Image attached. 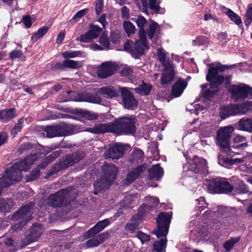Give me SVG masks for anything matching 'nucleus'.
<instances>
[{"instance_id": "obj_1", "label": "nucleus", "mask_w": 252, "mask_h": 252, "mask_svg": "<svg viewBox=\"0 0 252 252\" xmlns=\"http://www.w3.org/2000/svg\"><path fill=\"white\" fill-rule=\"evenodd\" d=\"M209 70L206 80L210 82V87L206 91V85H202L204 96L207 99L211 98L219 90L220 86L224 82L226 85L231 83V76H226L225 78L220 74L227 68L225 65L216 62L208 65Z\"/></svg>"}, {"instance_id": "obj_2", "label": "nucleus", "mask_w": 252, "mask_h": 252, "mask_svg": "<svg viewBox=\"0 0 252 252\" xmlns=\"http://www.w3.org/2000/svg\"><path fill=\"white\" fill-rule=\"evenodd\" d=\"M37 158V154L31 155L22 160L16 161L11 167L7 168L3 176L0 178V195L3 188L19 182L22 178L21 172L29 169Z\"/></svg>"}, {"instance_id": "obj_3", "label": "nucleus", "mask_w": 252, "mask_h": 252, "mask_svg": "<svg viewBox=\"0 0 252 252\" xmlns=\"http://www.w3.org/2000/svg\"><path fill=\"white\" fill-rule=\"evenodd\" d=\"M139 31V39L135 42L128 40L124 44V49L126 51L129 53L134 58H137L139 56L142 55L144 51L148 49L147 43L146 32L144 27L147 24L146 19L142 16H139L135 20Z\"/></svg>"}, {"instance_id": "obj_4", "label": "nucleus", "mask_w": 252, "mask_h": 252, "mask_svg": "<svg viewBox=\"0 0 252 252\" xmlns=\"http://www.w3.org/2000/svg\"><path fill=\"white\" fill-rule=\"evenodd\" d=\"M171 217L170 212L160 213L157 217V228L154 230L153 233L158 238H163L153 244L152 252H165L167 244L166 236L168 232Z\"/></svg>"}, {"instance_id": "obj_5", "label": "nucleus", "mask_w": 252, "mask_h": 252, "mask_svg": "<svg viewBox=\"0 0 252 252\" xmlns=\"http://www.w3.org/2000/svg\"><path fill=\"white\" fill-rule=\"evenodd\" d=\"M103 176L100 179L96 180L94 184L96 190L94 193L97 194V191H101L108 189L111 183L115 180L118 171L117 167L113 164H104L102 167Z\"/></svg>"}, {"instance_id": "obj_6", "label": "nucleus", "mask_w": 252, "mask_h": 252, "mask_svg": "<svg viewBox=\"0 0 252 252\" xmlns=\"http://www.w3.org/2000/svg\"><path fill=\"white\" fill-rule=\"evenodd\" d=\"M234 128L231 126L220 127L217 132V143L227 156L233 157L236 153L231 150L229 140Z\"/></svg>"}, {"instance_id": "obj_7", "label": "nucleus", "mask_w": 252, "mask_h": 252, "mask_svg": "<svg viewBox=\"0 0 252 252\" xmlns=\"http://www.w3.org/2000/svg\"><path fill=\"white\" fill-rule=\"evenodd\" d=\"M33 213L32 205L23 206L11 217L12 220L18 221L17 223L12 226L13 230L18 231L28 221L32 219Z\"/></svg>"}, {"instance_id": "obj_8", "label": "nucleus", "mask_w": 252, "mask_h": 252, "mask_svg": "<svg viewBox=\"0 0 252 252\" xmlns=\"http://www.w3.org/2000/svg\"><path fill=\"white\" fill-rule=\"evenodd\" d=\"M231 97L234 101L249 98L252 99V88L245 84L233 85L228 89Z\"/></svg>"}, {"instance_id": "obj_9", "label": "nucleus", "mask_w": 252, "mask_h": 252, "mask_svg": "<svg viewBox=\"0 0 252 252\" xmlns=\"http://www.w3.org/2000/svg\"><path fill=\"white\" fill-rule=\"evenodd\" d=\"M215 128V126L214 125L209 122L203 123L200 124L199 128L197 127H193L192 129L186 131L185 134L184 135L183 139H193L194 140L197 139V131L198 129L199 131L201 137H208L211 136Z\"/></svg>"}, {"instance_id": "obj_10", "label": "nucleus", "mask_w": 252, "mask_h": 252, "mask_svg": "<svg viewBox=\"0 0 252 252\" xmlns=\"http://www.w3.org/2000/svg\"><path fill=\"white\" fill-rule=\"evenodd\" d=\"M208 189L212 193H228L233 189V187L224 179L215 178L209 181Z\"/></svg>"}, {"instance_id": "obj_11", "label": "nucleus", "mask_w": 252, "mask_h": 252, "mask_svg": "<svg viewBox=\"0 0 252 252\" xmlns=\"http://www.w3.org/2000/svg\"><path fill=\"white\" fill-rule=\"evenodd\" d=\"M65 94L70 95V96L68 98L61 99V101H86L93 103H99L101 100V98L98 95V94H94L87 92L75 94L71 91H69L66 92Z\"/></svg>"}, {"instance_id": "obj_12", "label": "nucleus", "mask_w": 252, "mask_h": 252, "mask_svg": "<svg viewBox=\"0 0 252 252\" xmlns=\"http://www.w3.org/2000/svg\"><path fill=\"white\" fill-rule=\"evenodd\" d=\"M116 133H131L135 131V120L133 118L123 117L116 120L114 123Z\"/></svg>"}, {"instance_id": "obj_13", "label": "nucleus", "mask_w": 252, "mask_h": 252, "mask_svg": "<svg viewBox=\"0 0 252 252\" xmlns=\"http://www.w3.org/2000/svg\"><path fill=\"white\" fill-rule=\"evenodd\" d=\"M207 168V161L205 159L194 156L193 158L189 162V165H186L184 169H188V174L189 176L194 173L203 172Z\"/></svg>"}, {"instance_id": "obj_14", "label": "nucleus", "mask_w": 252, "mask_h": 252, "mask_svg": "<svg viewBox=\"0 0 252 252\" xmlns=\"http://www.w3.org/2000/svg\"><path fill=\"white\" fill-rule=\"evenodd\" d=\"M69 127L65 124L60 126H48L44 129L45 133L47 136L49 138L55 136H62L72 134V132L69 130Z\"/></svg>"}, {"instance_id": "obj_15", "label": "nucleus", "mask_w": 252, "mask_h": 252, "mask_svg": "<svg viewBox=\"0 0 252 252\" xmlns=\"http://www.w3.org/2000/svg\"><path fill=\"white\" fill-rule=\"evenodd\" d=\"M69 195L68 189H62L55 194L50 195L48 198V204L49 206L57 207L63 206L64 202Z\"/></svg>"}, {"instance_id": "obj_16", "label": "nucleus", "mask_w": 252, "mask_h": 252, "mask_svg": "<svg viewBox=\"0 0 252 252\" xmlns=\"http://www.w3.org/2000/svg\"><path fill=\"white\" fill-rule=\"evenodd\" d=\"M117 68L115 63L107 62L101 64L97 70V74L101 78H105L112 75Z\"/></svg>"}, {"instance_id": "obj_17", "label": "nucleus", "mask_w": 252, "mask_h": 252, "mask_svg": "<svg viewBox=\"0 0 252 252\" xmlns=\"http://www.w3.org/2000/svg\"><path fill=\"white\" fill-rule=\"evenodd\" d=\"M120 91L124 107L126 109H134L138 102L130 92L125 88H120Z\"/></svg>"}, {"instance_id": "obj_18", "label": "nucleus", "mask_w": 252, "mask_h": 252, "mask_svg": "<svg viewBox=\"0 0 252 252\" xmlns=\"http://www.w3.org/2000/svg\"><path fill=\"white\" fill-rule=\"evenodd\" d=\"M101 32L100 28L94 25H91L88 32L77 37L76 40L85 43L89 42L92 40L97 38Z\"/></svg>"}, {"instance_id": "obj_19", "label": "nucleus", "mask_w": 252, "mask_h": 252, "mask_svg": "<svg viewBox=\"0 0 252 252\" xmlns=\"http://www.w3.org/2000/svg\"><path fill=\"white\" fill-rule=\"evenodd\" d=\"M113 221L112 219H106L98 221L93 227L83 235L84 239H87L102 230Z\"/></svg>"}, {"instance_id": "obj_20", "label": "nucleus", "mask_w": 252, "mask_h": 252, "mask_svg": "<svg viewBox=\"0 0 252 252\" xmlns=\"http://www.w3.org/2000/svg\"><path fill=\"white\" fill-rule=\"evenodd\" d=\"M125 147L122 144H116L109 147L105 152L104 156L106 158L118 159L122 157L124 154Z\"/></svg>"}, {"instance_id": "obj_21", "label": "nucleus", "mask_w": 252, "mask_h": 252, "mask_svg": "<svg viewBox=\"0 0 252 252\" xmlns=\"http://www.w3.org/2000/svg\"><path fill=\"white\" fill-rule=\"evenodd\" d=\"M87 131L95 134L104 133L110 132L116 133L114 123L98 124L95 125L94 127L89 128Z\"/></svg>"}, {"instance_id": "obj_22", "label": "nucleus", "mask_w": 252, "mask_h": 252, "mask_svg": "<svg viewBox=\"0 0 252 252\" xmlns=\"http://www.w3.org/2000/svg\"><path fill=\"white\" fill-rule=\"evenodd\" d=\"M189 226L191 229V235L195 236L197 239H200L205 235V228L199 224L196 220H191L189 223Z\"/></svg>"}, {"instance_id": "obj_23", "label": "nucleus", "mask_w": 252, "mask_h": 252, "mask_svg": "<svg viewBox=\"0 0 252 252\" xmlns=\"http://www.w3.org/2000/svg\"><path fill=\"white\" fill-rule=\"evenodd\" d=\"M188 83L184 79H179L173 85L171 94L174 97L181 95L184 90L186 88Z\"/></svg>"}, {"instance_id": "obj_24", "label": "nucleus", "mask_w": 252, "mask_h": 252, "mask_svg": "<svg viewBox=\"0 0 252 252\" xmlns=\"http://www.w3.org/2000/svg\"><path fill=\"white\" fill-rule=\"evenodd\" d=\"M42 232V228L41 224H35L33 225L31 229L30 234L27 237L28 242L27 243H25L24 245L26 246L32 242L37 241L40 237Z\"/></svg>"}, {"instance_id": "obj_25", "label": "nucleus", "mask_w": 252, "mask_h": 252, "mask_svg": "<svg viewBox=\"0 0 252 252\" xmlns=\"http://www.w3.org/2000/svg\"><path fill=\"white\" fill-rule=\"evenodd\" d=\"M138 197L136 193H132L125 196L121 202V207L127 209L133 207L137 202Z\"/></svg>"}, {"instance_id": "obj_26", "label": "nucleus", "mask_w": 252, "mask_h": 252, "mask_svg": "<svg viewBox=\"0 0 252 252\" xmlns=\"http://www.w3.org/2000/svg\"><path fill=\"white\" fill-rule=\"evenodd\" d=\"M107 238L108 234L100 233L87 241L86 246L88 248L97 247L100 244L103 243Z\"/></svg>"}, {"instance_id": "obj_27", "label": "nucleus", "mask_w": 252, "mask_h": 252, "mask_svg": "<svg viewBox=\"0 0 252 252\" xmlns=\"http://www.w3.org/2000/svg\"><path fill=\"white\" fill-rule=\"evenodd\" d=\"M231 181L235 183L234 189L236 194H245L249 192L248 188L243 181L236 177H232L231 178Z\"/></svg>"}, {"instance_id": "obj_28", "label": "nucleus", "mask_w": 252, "mask_h": 252, "mask_svg": "<svg viewBox=\"0 0 252 252\" xmlns=\"http://www.w3.org/2000/svg\"><path fill=\"white\" fill-rule=\"evenodd\" d=\"M142 4L144 7L147 8L148 5L150 9L156 13H163L165 10L159 7L160 0H149V3L147 0H141Z\"/></svg>"}, {"instance_id": "obj_29", "label": "nucleus", "mask_w": 252, "mask_h": 252, "mask_svg": "<svg viewBox=\"0 0 252 252\" xmlns=\"http://www.w3.org/2000/svg\"><path fill=\"white\" fill-rule=\"evenodd\" d=\"M174 75L173 66L164 67L161 78V84L167 85L171 82L174 78Z\"/></svg>"}, {"instance_id": "obj_30", "label": "nucleus", "mask_w": 252, "mask_h": 252, "mask_svg": "<svg viewBox=\"0 0 252 252\" xmlns=\"http://www.w3.org/2000/svg\"><path fill=\"white\" fill-rule=\"evenodd\" d=\"M84 155L83 153L67 155L63 161L61 163L60 165H64L67 166L73 165L82 159Z\"/></svg>"}, {"instance_id": "obj_31", "label": "nucleus", "mask_w": 252, "mask_h": 252, "mask_svg": "<svg viewBox=\"0 0 252 252\" xmlns=\"http://www.w3.org/2000/svg\"><path fill=\"white\" fill-rule=\"evenodd\" d=\"M144 165L139 166L134 170L129 172L126 179V184L128 185L133 182L145 170Z\"/></svg>"}, {"instance_id": "obj_32", "label": "nucleus", "mask_w": 252, "mask_h": 252, "mask_svg": "<svg viewBox=\"0 0 252 252\" xmlns=\"http://www.w3.org/2000/svg\"><path fill=\"white\" fill-rule=\"evenodd\" d=\"M97 93L108 98H112L119 96L118 92L111 86L99 88L98 89Z\"/></svg>"}, {"instance_id": "obj_33", "label": "nucleus", "mask_w": 252, "mask_h": 252, "mask_svg": "<svg viewBox=\"0 0 252 252\" xmlns=\"http://www.w3.org/2000/svg\"><path fill=\"white\" fill-rule=\"evenodd\" d=\"M144 157V152L140 149L135 148L129 156V161L132 164H138L142 161Z\"/></svg>"}, {"instance_id": "obj_34", "label": "nucleus", "mask_w": 252, "mask_h": 252, "mask_svg": "<svg viewBox=\"0 0 252 252\" xmlns=\"http://www.w3.org/2000/svg\"><path fill=\"white\" fill-rule=\"evenodd\" d=\"M238 128L239 130L252 132V118H243L241 119L238 123Z\"/></svg>"}, {"instance_id": "obj_35", "label": "nucleus", "mask_w": 252, "mask_h": 252, "mask_svg": "<svg viewBox=\"0 0 252 252\" xmlns=\"http://www.w3.org/2000/svg\"><path fill=\"white\" fill-rule=\"evenodd\" d=\"M236 105L222 106L220 109V116L224 119L230 116L238 115Z\"/></svg>"}, {"instance_id": "obj_36", "label": "nucleus", "mask_w": 252, "mask_h": 252, "mask_svg": "<svg viewBox=\"0 0 252 252\" xmlns=\"http://www.w3.org/2000/svg\"><path fill=\"white\" fill-rule=\"evenodd\" d=\"M163 174V169L157 164L149 169L148 177L152 180H158Z\"/></svg>"}, {"instance_id": "obj_37", "label": "nucleus", "mask_w": 252, "mask_h": 252, "mask_svg": "<svg viewBox=\"0 0 252 252\" xmlns=\"http://www.w3.org/2000/svg\"><path fill=\"white\" fill-rule=\"evenodd\" d=\"M238 115H244L252 111V101L246 100L238 105H235Z\"/></svg>"}, {"instance_id": "obj_38", "label": "nucleus", "mask_w": 252, "mask_h": 252, "mask_svg": "<svg viewBox=\"0 0 252 252\" xmlns=\"http://www.w3.org/2000/svg\"><path fill=\"white\" fill-rule=\"evenodd\" d=\"M15 111L14 109L0 110V120L6 123L15 117Z\"/></svg>"}, {"instance_id": "obj_39", "label": "nucleus", "mask_w": 252, "mask_h": 252, "mask_svg": "<svg viewBox=\"0 0 252 252\" xmlns=\"http://www.w3.org/2000/svg\"><path fill=\"white\" fill-rule=\"evenodd\" d=\"M157 55L158 60L164 67L173 66L171 63L167 61V53L163 48H160L157 49Z\"/></svg>"}, {"instance_id": "obj_40", "label": "nucleus", "mask_w": 252, "mask_h": 252, "mask_svg": "<svg viewBox=\"0 0 252 252\" xmlns=\"http://www.w3.org/2000/svg\"><path fill=\"white\" fill-rule=\"evenodd\" d=\"M158 29V25L155 22H152L149 25L148 35L149 38L154 42H156L157 40V33Z\"/></svg>"}, {"instance_id": "obj_41", "label": "nucleus", "mask_w": 252, "mask_h": 252, "mask_svg": "<svg viewBox=\"0 0 252 252\" xmlns=\"http://www.w3.org/2000/svg\"><path fill=\"white\" fill-rule=\"evenodd\" d=\"M233 142L235 144L233 146L234 148L245 149L248 146L246 138L240 135H236L233 139Z\"/></svg>"}, {"instance_id": "obj_42", "label": "nucleus", "mask_w": 252, "mask_h": 252, "mask_svg": "<svg viewBox=\"0 0 252 252\" xmlns=\"http://www.w3.org/2000/svg\"><path fill=\"white\" fill-rule=\"evenodd\" d=\"M62 153V152L61 150L53 152L42 161L41 164L39 166V168H43L46 167L49 163L52 162L55 158H58Z\"/></svg>"}, {"instance_id": "obj_43", "label": "nucleus", "mask_w": 252, "mask_h": 252, "mask_svg": "<svg viewBox=\"0 0 252 252\" xmlns=\"http://www.w3.org/2000/svg\"><path fill=\"white\" fill-rule=\"evenodd\" d=\"M140 217L138 215L133 216L131 220V222L127 224L126 226V230L131 232L138 228Z\"/></svg>"}, {"instance_id": "obj_44", "label": "nucleus", "mask_w": 252, "mask_h": 252, "mask_svg": "<svg viewBox=\"0 0 252 252\" xmlns=\"http://www.w3.org/2000/svg\"><path fill=\"white\" fill-rule=\"evenodd\" d=\"M13 202L12 199H0V211L5 213L12 208Z\"/></svg>"}, {"instance_id": "obj_45", "label": "nucleus", "mask_w": 252, "mask_h": 252, "mask_svg": "<svg viewBox=\"0 0 252 252\" xmlns=\"http://www.w3.org/2000/svg\"><path fill=\"white\" fill-rule=\"evenodd\" d=\"M227 16L230 18V19L234 22L236 25L239 26L241 25L242 29H243V26L242 25V21L241 17L232 10L228 11L227 13Z\"/></svg>"}, {"instance_id": "obj_46", "label": "nucleus", "mask_w": 252, "mask_h": 252, "mask_svg": "<svg viewBox=\"0 0 252 252\" xmlns=\"http://www.w3.org/2000/svg\"><path fill=\"white\" fill-rule=\"evenodd\" d=\"M49 27L47 26H43L39 29L36 32L34 33L32 36V39L34 41H36L40 38L43 36L48 32Z\"/></svg>"}, {"instance_id": "obj_47", "label": "nucleus", "mask_w": 252, "mask_h": 252, "mask_svg": "<svg viewBox=\"0 0 252 252\" xmlns=\"http://www.w3.org/2000/svg\"><path fill=\"white\" fill-rule=\"evenodd\" d=\"M63 65L65 67L72 69L78 68L81 66L79 62L69 60L64 61L63 63Z\"/></svg>"}, {"instance_id": "obj_48", "label": "nucleus", "mask_w": 252, "mask_h": 252, "mask_svg": "<svg viewBox=\"0 0 252 252\" xmlns=\"http://www.w3.org/2000/svg\"><path fill=\"white\" fill-rule=\"evenodd\" d=\"M151 87L150 86L143 83L141 85L135 88V91L138 93L142 95H147L151 91Z\"/></svg>"}, {"instance_id": "obj_49", "label": "nucleus", "mask_w": 252, "mask_h": 252, "mask_svg": "<svg viewBox=\"0 0 252 252\" xmlns=\"http://www.w3.org/2000/svg\"><path fill=\"white\" fill-rule=\"evenodd\" d=\"M252 22V6L251 4L248 6L245 16L244 23L246 26H249Z\"/></svg>"}, {"instance_id": "obj_50", "label": "nucleus", "mask_w": 252, "mask_h": 252, "mask_svg": "<svg viewBox=\"0 0 252 252\" xmlns=\"http://www.w3.org/2000/svg\"><path fill=\"white\" fill-rule=\"evenodd\" d=\"M123 26L126 32L130 36L134 33L135 26L129 21H125L123 23Z\"/></svg>"}, {"instance_id": "obj_51", "label": "nucleus", "mask_w": 252, "mask_h": 252, "mask_svg": "<svg viewBox=\"0 0 252 252\" xmlns=\"http://www.w3.org/2000/svg\"><path fill=\"white\" fill-rule=\"evenodd\" d=\"M99 42L104 50H108L110 47V42L107 36L104 34H102L99 39Z\"/></svg>"}, {"instance_id": "obj_52", "label": "nucleus", "mask_w": 252, "mask_h": 252, "mask_svg": "<svg viewBox=\"0 0 252 252\" xmlns=\"http://www.w3.org/2000/svg\"><path fill=\"white\" fill-rule=\"evenodd\" d=\"M145 201L148 202V205H145L143 206L144 208L148 206L151 207L157 206L159 203V199L156 197L147 196L145 197Z\"/></svg>"}, {"instance_id": "obj_53", "label": "nucleus", "mask_w": 252, "mask_h": 252, "mask_svg": "<svg viewBox=\"0 0 252 252\" xmlns=\"http://www.w3.org/2000/svg\"><path fill=\"white\" fill-rule=\"evenodd\" d=\"M228 218H219L218 220L216 219L213 220V223L216 225L217 227L223 226L227 227L229 225V222H228Z\"/></svg>"}, {"instance_id": "obj_54", "label": "nucleus", "mask_w": 252, "mask_h": 252, "mask_svg": "<svg viewBox=\"0 0 252 252\" xmlns=\"http://www.w3.org/2000/svg\"><path fill=\"white\" fill-rule=\"evenodd\" d=\"M195 209L199 212H201L207 207V204L206 203L204 197H200L199 198L195 200Z\"/></svg>"}, {"instance_id": "obj_55", "label": "nucleus", "mask_w": 252, "mask_h": 252, "mask_svg": "<svg viewBox=\"0 0 252 252\" xmlns=\"http://www.w3.org/2000/svg\"><path fill=\"white\" fill-rule=\"evenodd\" d=\"M218 163L222 166L227 167L228 166L231 165V159L224 158L221 155H219L218 157Z\"/></svg>"}, {"instance_id": "obj_56", "label": "nucleus", "mask_w": 252, "mask_h": 252, "mask_svg": "<svg viewBox=\"0 0 252 252\" xmlns=\"http://www.w3.org/2000/svg\"><path fill=\"white\" fill-rule=\"evenodd\" d=\"M81 55V53L79 51H65L62 53V56L64 58H73L76 57L80 56Z\"/></svg>"}, {"instance_id": "obj_57", "label": "nucleus", "mask_w": 252, "mask_h": 252, "mask_svg": "<svg viewBox=\"0 0 252 252\" xmlns=\"http://www.w3.org/2000/svg\"><path fill=\"white\" fill-rule=\"evenodd\" d=\"M81 115L85 119L89 120H95L98 117V115L95 113L87 110L82 111Z\"/></svg>"}, {"instance_id": "obj_58", "label": "nucleus", "mask_w": 252, "mask_h": 252, "mask_svg": "<svg viewBox=\"0 0 252 252\" xmlns=\"http://www.w3.org/2000/svg\"><path fill=\"white\" fill-rule=\"evenodd\" d=\"M24 119L23 118H22L21 119H20L19 121H18V122L17 124H16L13 127V128L12 129L11 131V134L13 136H15V135L18 132H19L22 127V124L23 123H24Z\"/></svg>"}, {"instance_id": "obj_59", "label": "nucleus", "mask_w": 252, "mask_h": 252, "mask_svg": "<svg viewBox=\"0 0 252 252\" xmlns=\"http://www.w3.org/2000/svg\"><path fill=\"white\" fill-rule=\"evenodd\" d=\"M209 40L207 37L203 36H199L193 41L194 45H202L208 44Z\"/></svg>"}, {"instance_id": "obj_60", "label": "nucleus", "mask_w": 252, "mask_h": 252, "mask_svg": "<svg viewBox=\"0 0 252 252\" xmlns=\"http://www.w3.org/2000/svg\"><path fill=\"white\" fill-rule=\"evenodd\" d=\"M239 240V238H233L231 239L230 240L226 242L223 245V248L227 251H229L233 247V245L237 243Z\"/></svg>"}, {"instance_id": "obj_61", "label": "nucleus", "mask_w": 252, "mask_h": 252, "mask_svg": "<svg viewBox=\"0 0 252 252\" xmlns=\"http://www.w3.org/2000/svg\"><path fill=\"white\" fill-rule=\"evenodd\" d=\"M40 175L39 169H35L32 171L27 178V182L32 181L37 179Z\"/></svg>"}, {"instance_id": "obj_62", "label": "nucleus", "mask_w": 252, "mask_h": 252, "mask_svg": "<svg viewBox=\"0 0 252 252\" xmlns=\"http://www.w3.org/2000/svg\"><path fill=\"white\" fill-rule=\"evenodd\" d=\"M136 237L140 240L142 243L149 241L150 240V236L142 232H138L136 235Z\"/></svg>"}, {"instance_id": "obj_63", "label": "nucleus", "mask_w": 252, "mask_h": 252, "mask_svg": "<svg viewBox=\"0 0 252 252\" xmlns=\"http://www.w3.org/2000/svg\"><path fill=\"white\" fill-rule=\"evenodd\" d=\"M4 246L3 247L5 250H8L9 251L14 249V243L13 241L11 238H8L6 240L3 241Z\"/></svg>"}, {"instance_id": "obj_64", "label": "nucleus", "mask_w": 252, "mask_h": 252, "mask_svg": "<svg viewBox=\"0 0 252 252\" xmlns=\"http://www.w3.org/2000/svg\"><path fill=\"white\" fill-rule=\"evenodd\" d=\"M23 55V52L19 50H14L9 54V57L12 60H15L21 57Z\"/></svg>"}]
</instances>
